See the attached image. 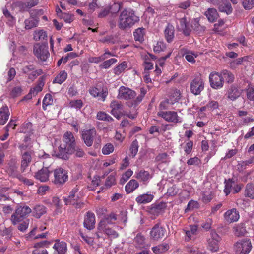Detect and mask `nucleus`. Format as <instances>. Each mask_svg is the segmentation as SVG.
Instances as JSON below:
<instances>
[{
    "label": "nucleus",
    "instance_id": "1",
    "mask_svg": "<svg viewBox=\"0 0 254 254\" xmlns=\"http://www.w3.org/2000/svg\"><path fill=\"white\" fill-rule=\"evenodd\" d=\"M72 154L77 158L83 157L86 155L83 149L76 144L73 133L67 131L63 136L58 150H54L52 155L63 160H67Z\"/></svg>",
    "mask_w": 254,
    "mask_h": 254
},
{
    "label": "nucleus",
    "instance_id": "2",
    "mask_svg": "<svg viewBox=\"0 0 254 254\" xmlns=\"http://www.w3.org/2000/svg\"><path fill=\"white\" fill-rule=\"evenodd\" d=\"M139 17L131 8H126L120 13L118 27L122 30L130 28L139 21Z\"/></svg>",
    "mask_w": 254,
    "mask_h": 254
},
{
    "label": "nucleus",
    "instance_id": "3",
    "mask_svg": "<svg viewBox=\"0 0 254 254\" xmlns=\"http://www.w3.org/2000/svg\"><path fill=\"white\" fill-rule=\"evenodd\" d=\"M31 212V209L23 204H18L16 206L15 212L11 216L10 220L13 225L23 221Z\"/></svg>",
    "mask_w": 254,
    "mask_h": 254
},
{
    "label": "nucleus",
    "instance_id": "4",
    "mask_svg": "<svg viewBox=\"0 0 254 254\" xmlns=\"http://www.w3.org/2000/svg\"><path fill=\"white\" fill-rule=\"evenodd\" d=\"M33 53L34 55L41 61H46L50 56L48 42L35 44L33 47Z\"/></svg>",
    "mask_w": 254,
    "mask_h": 254
},
{
    "label": "nucleus",
    "instance_id": "5",
    "mask_svg": "<svg viewBox=\"0 0 254 254\" xmlns=\"http://www.w3.org/2000/svg\"><path fill=\"white\" fill-rule=\"evenodd\" d=\"M236 254H248L252 249V244L249 239H244L234 245Z\"/></svg>",
    "mask_w": 254,
    "mask_h": 254
},
{
    "label": "nucleus",
    "instance_id": "6",
    "mask_svg": "<svg viewBox=\"0 0 254 254\" xmlns=\"http://www.w3.org/2000/svg\"><path fill=\"white\" fill-rule=\"evenodd\" d=\"M166 234V230L160 223L158 222L154 225L150 232L151 238L154 241H158L164 238Z\"/></svg>",
    "mask_w": 254,
    "mask_h": 254
},
{
    "label": "nucleus",
    "instance_id": "7",
    "mask_svg": "<svg viewBox=\"0 0 254 254\" xmlns=\"http://www.w3.org/2000/svg\"><path fill=\"white\" fill-rule=\"evenodd\" d=\"M204 88V82L200 77L193 79L190 84V90L191 93L195 95L200 94Z\"/></svg>",
    "mask_w": 254,
    "mask_h": 254
},
{
    "label": "nucleus",
    "instance_id": "8",
    "mask_svg": "<svg viewBox=\"0 0 254 254\" xmlns=\"http://www.w3.org/2000/svg\"><path fill=\"white\" fill-rule=\"evenodd\" d=\"M18 165L15 159H11L6 166V171L10 177L16 178L21 180L23 177L18 170Z\"/></svg>",
    "mask_w": 254,
    "mask_h": 254
},
{
    "label": "nucleus",
    "instance_id": "9",
    "mask_svg": "<svg viewBox=\"0 0 254 254\" xmlns=\"http://www.w3.org/2000/svg\"><path fill=\"white\" fill-rule=\"evenodd\" d=\"M158 115L169 122L174 123L182 122L181 118L175 111H159L158 113Z\"/></svg>",
    "mask_w": 254,
    "mask_h": 254
},
{
    "label": "nucleus",
    "instance_id": "10",
    "mask_svg": "<svg viewBox=\"0 0 254 254\" xmlns=\"http://www.w3.org/2000/svg\"><path fill=\"white\" fill-rule=\"evenodd\" d=\"M54 175V183L57 185L64 184L68 178L66 171L62 168L55 170Z\"/></svg>",
    "mask_w": 254,
    "mask_h": 254
},
{
    "label": "nucleus",
    "instance_id": "11",
    "mask_svg": "<svg viewBox=\"0 0 254 254\" xmlns=\"http://www.w3.org/2000/svg\"><path fill=\"white\" fill-rule=\"evenodd\" d=\"M210 86L214 89H218L222 87V76L221 73L212 72L209 75Z\"/></svg>",
    "mask_w": 254,
    "mask_h": 254
},
{
    "label": "nucleus",
    "instance_id": "12",
    "mask_svg": "<svg viewBox=\"0 0 254 254\" xmlns=\"http://www.w3.org/2000/svg\"><path fill=\"white\" fill-rule=\"evenodd\" d=\"M136 95V92L131 89L122 86L119 89L118 98L124 100H130Z\"/></svg>",
    "mask_w": 254,
    "mask_h": 254
},
{
    "label": "nucleus",
    "instance_id": "13",
    "mask_svg": "<svg viewBox=\"0 0 254 254\" xmlns=\"http://www.w3.org/2000/svg\"><path fill=\"white\" fill-rule=\"evenodd\" d=\"M96 134L95 129H90L83 131L82 136L86 146L90 147L92 145Z\"/></svg>",
    "mask_w": 254,
    "mask_h": 254
},
{
    "label": "nucleus",
    "instance_id": "14",
    "mask_svg": "<svg viewBox=\"0 0 254 254\" xmlns=\"http://www.w3.org/2000/svg\"><path fill=\"white\" fill-rule=\"evenodd\" d=\"M116 220L117 215L114 213H111L109 215H106L104 219L100 221L98 225L97 229L101 231L108 224H113Z\"/></svg>",
    "mask_w": 254,
    "mask_h": 254
},
{
    "label": "nucleus",
    "instance_id": "15",
    "mask_svg": "<svg viewBox=\"0 0 254 254\" xmlns=\"http://www.w3.org/2000/svg\"><path fill=\"white\" fill-rule=\"evenodd\" d=\"M45 77L44 76H41L37 81V84L33 88L31 89L29 94L27 95V97L29 99L32 98V96H35L38 92L41 91L44 85Z\"/></svg>",
    "mask_w": 254,
    "mask_h": 254
},
{
    "label": "nucleus",
    "instance_id": "16",
    "mask_svg": "<svg viewBox=\"0 0 254 254\" xmlns=\"http://www.w3.org/2000/svg\"><path fill=\"white\" fill-rule=\"evenodd\" d=\"M95 218L93 213L88 211L84 217L83 225L88 230H92L95 227Z\"/></svg>",
    "mask_w": 254,
    "mask_h": 254
},
{
    "label": "nucleus",
    "instance_id": "17",
    "mask_svg": "<svg viewBox=\"0 0 254 254\" xmlns=\"http://www.w3.org/2000/svg\"><path fill=\"white\" fill-rule=\"evenodd\" d=\"M79 189L77 187L74 188L69 193L67 197L64 198V202L66 205L75 203V202L79 200L80 197L76 193L78 192Z\"/></svg>",
    "mask_w": 254,
    "mask_h": 254
},
{
    "label": "nucleus",
    "instance_id": "18",
    "mask_svg": "<svg viewBox=\"0 0 254 254\" xmlns=\"http://www.w3.org/2000/svg\"><path fill=\"white\" fill-rule=\"evenodd\" d=\"M55 243L53 248L55 250L54 254H65L67 252V244L64 241L59 239L55 240Z\"/></svg>",
    "mask_w": 254,
    "mask_h": 254
},
{
    "label": "nucleus",
    "instance_id": "19",
    "mask_svg": "<svg viewBox=\"0 0 254 254\" xmlns=\"http://www.w3.org/2000/svg\"><path fill=\"white\" fill-rule=\"evenodd\" d=\"M50 172L47 167H43L35 173V178L42 182H46L49 180Z\"/></svg>",
    "mask_w": 254,
    "mask_h": 254
},
{
    "label": "nucleus",
    "instance_id": "20",
    "mask_svg": "<svg viewBox=\"0 0 254 254\" xmlns=\"http://www.w3.org/2000/svg\"><path fill=\"white\" fill-rule=\"evenodd\" d=\"M179 22L180 24L178 27L180 31H182L185 36H189L192 30L191 25H190L187 22L186 18L180 19Z\"/></svg>",
    "mask_w": 254,
    "mask_h": 254
},
{
    "label": "nucleus",
    "instance_id": "21",
    "mask_svg": "<svg viewBox=\"0 0 254 254\" xmlns=\"http://www.w3.org/2000/svg\"><path fill=\"white\" fill-rule=\"evenodd\" d=\"M31 152L26 151L22 154V160L21 161L20 170L22 172H24L26 168L28 166L29 163L31 162Z\"/></svg>",
    "mask_w": 254,
    "mask_h": 254
},
{
    "label": "nucleus",
    "instance_id": "22",
    "mask_svg": "<svg viewBox=\"0 0 254 254\" xmlns=\"http://www.w3.org/2000/svg\"><path fill=\"white\" fill-rule=\"evenodd\" d=\"M38 3V0H27L26 2H19L18 6L20 11H28L32 7L37 5Z\"/></svg>",
    "mask_w": 254,
    "mask_h": 254
},
{
    "label": "nucleus",
    "instance_id": "23",
    "mask_svg": "<svg viewBox=\"0 0 254 254\" xmlns=\"http://www.w3.org/2000/svg\"><path fill=\"white\" fill-rule=\"evenodd\" d=\"M47 212L46 207L43 205L37 204L31 209L32 215L36 218H40Z\"/></svg>",
    "mask_w": 254,
    "mask_h": 254
},
{
    "label": "nucleus",
    "instance_id": "24",
    "mask_svg": "<svg viewBox=\"0 0 254 254\" xmlns=\"http://www.w3.org/2000/svg\"><path fill=\"white\" fill-rule=\"evenodd\" d=\"M239 219V214L236 209L229 210L225 214V219L228 223L237 221Z\"/></svg>",
    "mask_w": 254,
    "mask_h": 254
},
{
    "label": "nucleus",
    "instance_id": "25",
    "mask_svg": "<svg viewBox=\"0 0 254 254\" xmlns=\"http://www.w3.org/2000/svg\"><path fill=\"white\" fill-rule=\"evenodd\" d=\"M191 27L197 34H201L204 33L206 30V27L201 25L199 23V19L194 18L192 20L191 22Z\"/></svg>",
    "mask_w": 254,
    "mask_h": 254
},
{
    "label": "nucleus",
    "instance_id": "26",
    "mask_svg": "<svg viewBox=\"0 0 254 254\" xmlns=\"http://www.w3.org/2000/svg\"><path fill=\"white\" fill-rule=\"evenodd\" d=\"M10 113L7 106L0 108V125H4L9 119Z\"/></svg>",
    "mask_w": 254,
    "mask_h": 254
},
{
    "label": "nucleus",
    "instance_id": "27",
    "mask_svg": "<svg viewBox=\"0 0 254 254\" xmlns=\"http://www.w3.org/2000/svg\"><path fill=\"white\" fill-rule=\"evenodd\" d=\"M233 229L234 234L238 237L244 236L247 233L245 223H244L237 224L233 228Z\"/></svg>",
    "mask_w": 254,
    "mask_h": 254
},
{
    "label": "nucleus",
    "instance_id": "28",
    "mask_svg": "<svg viewBox=\"0 0 254 254\" xmlns=\"http://www.w3.org/2000/svg\"><path fill=\"white\" fill-rule=\"evenodd\" d=\"M217 234L213 232L212 233V236L213 237L208 240V249L212 252H216L218 250V240L216 239L215 236H217Z\"/></svg>",
    "mask_w": 254,
    "mask_h": 254
},
{
    "label": "nucleus",
    "instance_id": "29",
    "mask_svg": "<svg viewBox=\"0 0 254 254\" xmlns=\"http://www.w3.org/2000/svg\"><path fill=\"white\" fill-rule=\"evenodd\" d=\"M154 196L151 194L145 193L139 195L136 198V201L139 204H145L151 202Z\"/></svg>",
    "mask_w": 254,
    "mask_h": 254
},
{
    "label": "nucleus",
    "instance_id": "30",
    "mask_svg": "<svg viewBox=\"0 0 254 254\" xmlns=\"http://www.w3.org/2000/svg\"><path fill=\"white\" fill-rule=\"evenodd\" d=\"M152 177L150 174L146 171L141 170L136 174V178L140 181L145 183Z\"/></svg>",
    "mask_w": 254,
    "mask_h": 254
},
{
    "label": "nucleus",
    "instance_id": "31",
    "mask_svg": "<svg viewBox=\"0 0 254 254\" xmlns=\"http://www.w3.org/2000/svg\"><path fill=\"white\" fill-rule=\"evenodd\" d=\"M166 207V203L163 202L159 203L158 204H153L151 205L150 208V212L158 214L162 210H163Z\"/></svg>",
    "mask_w": 254,
    "mask_h": 254
},
{
    "label": "nucleus",
    "instance_id": "32",
    "mask_svg": "<svg viewBox=\"0 0 254 254\" xmlns=\"http://www.w3.org/2000/svg\"><path fill=\"white\" fill-rule=\"evenodd\" d=\"M139 184L136 180L132 179L125 186V190L127 193L132 192L134 190L137 188Z\"/></svg>",
    "mask_w": 254,
    "mask_h": 254
},
{
    "label": "nucleus",
    "instance_id": "33",
    "mask_svg": "<svg viewBox=\"0 0 254 254\" xmlns=\"http://www.w3.org/2000/svg\"><path fill=\"white\" fill-rule=\"evenodd\" d=\"M248 57L247 56H245L231 61L229 62V67L231 69H235L239 65L242 64L243 62L248 61Z\"/></svg>",
    "mask_w": 254,
    "mask_h": 254
},
{
    "label": "nucleus",
    "instance_id": "34",
    "mask_svg": "<svg viewBox=\"0 0 254 254\" xmlns=\"http://www.w3.org/2000/svg\"><path fill=\"white\" fill-rule=\"evenodd\" d=\"M245 195L251 199H254V183L247 184L245 190Z\"/></svg>",
    "mask_w": 254,
    "mask_h": 254
},
{
    "label": "nucleus",
    "instance_id": "35",
    "mask_svg": "<svg viewBox=\"0 0 254 254\" xmlns=\"http://www.w3.org/2000/svg\"><path fill=\"white\" fill-rule=\"evenodd\" d=\"M240 94L238 89L234 86L231 87L227 92L228 97L231 100H235L240 96Z\"/></svg>",
    "mask_w": 254,
    "mask_h": 254
},
{
    "label": "nucleus",
    "instance_id": "36",
    "mask_svg": "<svg viewBox=\"0 0 254 254\" xmlns=\"http://www.w3.org/2000/svg\"><path fill=\"white\" fill-rule=\"evenodd\" d=\"M39 20L32 17L27 19L25 20V28L29 30L38 26Z\"/></svg>",
    "mask_w": 254,
    "mask_h": 254
},
{
    "label": "nucleus",
    "instance_id": "37",
    "mask_svg": "<svg viewBox=\"0 0 254 254\" xmlns=\"http://www.w3.org/2000/svg\"><path fill=\"white\" fill-rule=\"evenodd\" d=\"M205 15L210 22H213L217 19L218 13L215 9L209 8L207 11L205 12Z\"/></svg>",
    "mask_w": 254,
    "mask_h": 254
},
{
    "label": "nucleus",
    "instance_id": "38",
    "mask_svg": "<svg viewBox=\"0 0 254 254\" xmlns=\"http://www.w3.org/2000/svg\"><path fill=\"white\" fill-rule=\"evenodd\" d=\"M67 77V73L64 70L61 71L58 75L55 78L53 83L61 84L66 79Z\"/></svg>",
    "mask_w": 254,
    "mask_h": 254
},
{
    "label": "nucleus",
    "instance_id": "39",
    "mask_svg": "<svg viewBox=\"0 0 254 254\" xmlns=\"http://www.w3.org/2000/svg\"><path fill=\"white\" fill-rule=\"evenodd\" d=\"M145 34V29L143 28H138L135 30L133 33L134 38L135 41L142 42L144 40V35Z\"/></svg>",
    "mask_w": 254,
    "mask_h": 254
},
{
    "label": "nucleus",
    "instance_id": "40",
    "mask_svg": "<svg viewBox=\"0 0 254 254\" xmlns=\"http://www.w3.org/2000/svg\"><path fill=\"white\" fill-rule=\"evenodd\" d=\"M174 28L172 25H168L164 31L165 37L168 42L172 41L174 37Z\"/></svg>",
    "mask_w": 254,
    "mask_h": 254
},
{
    "label": "nucleus",
    "instance_id": "41",
    "mask_svg": "<svg viewBox=\"0 0 254 254\" xmlns=\"http://www.w3.org/2000/svg\"><path fill=\"white\" fill-rule=\"evenodd\" d=\"M182 52H183V56L185 57V59L189 62L190 63H194L195 60L194 59V56L195 57H197V55H195L193 52L192 51L188 50L187 49H183L182 50Z\"/></svg>",
    "mask_w": 254,
    "mask_h": 254
},
{
    "label": "nucleus",
    "instance_id": "42",
    "mask_svg": "<svg viewBox=\"0 0 254 254\" xmlns=\"http://www.w3.org/2000/svg\"><path fill=\"white\" fill-rule=\"evenodd\" d=\"M34 39L35 41L45 40V42H47V34L43 30L35 31L34 35Z\"/></svg>",
    "mask_w": 254,
    "mask_h": 254
},
{
    "label": "nucleus",
    "instance_id": "43",
    "mask_svg": "<svg viewBox=\"0 0 254 254\" xmlns=\"http://www.w3.org/2000/svg\"><path fill=\"white\" fill-rule=\"evenodd\" d=\"M123 3L121 2H114L112 4L108 6L110 13L112 14L117 13L122 8Z\"/></svg>",
    "mask_w": 254,
    "mask_h": 254
},
{
    "label": "nucleus",
    "instance_id": "44",
    "mask_svg": "<svg viewBox=\"0 0 254 254\" xmlns=\"http://www.w3.org/2000/svg\"><path fill=\"white\" fill-rule=\"evenodd\" d=\"M96 117L99 120L108 122H112L114 121L113 118L111 116L103 111L98 112Z\"/></svg>",
    "mask_w": 254,
    "mask_h": 254
},
{
    "label": "nucleus",
    "instance_id": "45",
    "mask_svg": "<svg viewBox=\"0 0 254 254\" xmlns=\"http://www.w3.org/2000/svg\"><path fill=\"white\" fill-rule=\"evenodd\" d=\"M225 189L224 190V191L226 194V195H228L231 191H232V189L233 187V185H234V182L232 181V180L230 179L228 180H225Z\"/></svg>",
    "mask_w": 254,
    "mask_h": 254
},
{
    "label": "nucleus",
    "instance_id": "46",
    "mask_svg": "<svg viewBox=\"0 0 254 254\" xmlns=\"http://www.w3.org/2000/svg\"><path fill=\"white\" fill-rule=\"evenodd\" d=\"M138 141L136 139L133 140L130 146L129 150L130 152V156L134 157L136 155L138 151Z\"/></svg>",
    "mask_w": 254,
    "mask_h": 254
},
{
    "label": "nucleus",
    "instance_id": "47",
    "mask_svg": "<svg viewBox=\"0 0 254 254\" xmlns=\"http://www.w3.org/2000/svg\"><path fill=\"white\" fill-rule=\"evenodd\" d=\"M53 103V97L50 94H46L43 100V109L46 110L47 106L52 105Z\"/></svg>",
    "mask_w": 254,
    "mask_h": 254
},
{
    "label": "nucleus",
    "instance_id": "48",
    "mask_svg": "<svg viewBox=\"0 0 254 254\" xmlns=\"http://www.w3.org/2000/svg\"><path fill=\"white\" fill-rule=\"evenodd\" d=\"M101 231H103L106 235L112 238H116L119 236V234L115 230L107 226Z\"/></svg>",
    "mask_w": 254,
    "mask_h": 254
},
{
    "label": "nucleus",
    "instance_id": "49",
    "mask_svg": "<svg viewBox=\"0 0 254 254\" xmlns=\"http://www.w3.org/2000/svg\"><path fill=\"white\" fill-rule=\"evenodd\" d=\"M146 93V89L143 87L140 88V94L133 100V104L136 105H138L139 103H140L142 101Z\"/></svg>",
    "mask_w": 254,
    "mask_h": 254
},
{
    "label": "nucleus",
    "instance_id": "50",
    "mask_svg": "<svg viewBox=\"0 0 254 254\" xmlns=\"http://www.w3.org/2000/svg\"><path fill=\"white\" fill-rule=\"evenodd\" d=\"M180 95L181 94L179 90L174 91L171 95L170 98L168 99L170 100V104L173 105L177 102L180 99Z\"/></svg>",
    "mask_w": 254,
    "mask_h": 254
},
{
    "label": "nucleus",
    "instance_id": "51",
    "mask_svg": "<svg viewBox=\"0 0 254 254\" xmlns=\"http://www.w3.org/2000/svg\"><path fill=\"white\" fill-rule=\"evenodd\" d=\"M69 106L76 110H80L83 106V102L81 99L71 100L69 102Z\"/></svg>",
    "mask_w": 254,
    "mask_h": 254
},
{
    "label": "nucleus",
    "instance_id": "52",
    "mask_svg": "<svg viewBox=\"0 0 254 254\" xmlns=\"http://www.w3.org/2000/svg\"><path fill=\"white\" fill-rule=\"evenodd\" d=\"M127 63L126 61L123 62L114 68V73L116 75L121 74L127 67Z\"/></svg>",
    "mask_w": 254,
    "mask_h": 254
},
{
    "label": "nucleus",
    "instance_id": "53",
    "mask_svg": "<svg viewBox=\"0 0 254 254\" xmlns=\"http://www.w3.org/2000/svg\"><path fill=\"white\" fill-rule=\"evenodd\" d=\"M225 79L227 83H232L234 80V75L230 71L227 70H223V80Z\"/></svg>",
    "mask_w": 254,
    "mask_h": 254
},
{
    "label": "nucleus",
    "instance_id": "54",
    "mask_svg": "<svg viewBox=\"0 0 254 254\" xmlns=\"http://www.w3.org/2000/svg\"><path fill=\"white\" fill-rule=\"evenodd\" d=\"M12 230L13 228L11 227L0 229V235L6 236L7 238L10 239L12 236Z\"/></svg>",
    "mask_w": 254,
    "mask_h": 254
},
{
    "label": "nucleus",
    "instance_id": "55",
    "mask_svg": "<svg viewBox=\"0 0 254 254\" xmlns=\"http://www.w3.org/2000/svg\"><path fill=\"white\" fill-rule=\"evenodd\" d=\"M199 207V204L197 201L193 200H190L188 203L187 208L185 209V212H187L190 210H192L194 208Z\"/></svg>",
    "mask_w": 254,
    "mask_h": 254
},
{
    "label": "nucleus",
    "instance_id": "56",
    "mask_svg": "<svg viewBox=\"0 0 254 254\" xmlns=\"http://www.w3.org/2000/svg\"><path fill=\"white\" fill-rule=\"evenodd\" d=\"M110 107L112 108V110H121L123 109V105L121 102L114 100L111 102Z\"/></svg>",
    "mask_w": 254,
    "mask_h": 254
},
{
    "label": "nucleus",
    "instance_id": "57",
    "mask_svg": "<svg viewBox=\"0 0 254 254\" xmlns=\"http://www.w3.org/2000/svg\"><path fill=\"white\" fill-rule=\"evenodd\" d=\"M114 147L111 143L106 144L102 148V153L105 155H108L114 151Z\"/></svg>",
    "mask_w": 254,
    "mask_h": 254
},
{
    "label": "nucleus",
    "instance_id": "58",
    "mask_svg": "<svg viewBox=\"0 0 254 254\" xmlns=\"http://www.w3.org/2000/svg\"><path fill=\"white\" fill-rule=\"evenodd\" d=\"M166 48L165 44L161 41H159L157 43L156 46L154 47L153 50L155 53H159L161 51H163Z\"/></svg>",
    "mask_w": 254,
    "mask_h": 254
},
{
    "label": "nucleus",
    "instance_id": "59",
    "mask_svg": "<svg viewBox=\"0 0 254 254\" xmlns=\"http://www.w3.org/2000/svg\"><path fill=\"white\" fill-rule=\"evenodd\" d=\"M242 4L245 9H251L254 6V0H243Z\"/></svg>",
    "mask_w": 254,
    "mask_h": 254
},
{
    "label": "nucleus",
    "instance_id": "60",
    "mask_svg": "<svg viewBox=\"0 0 254 254\" xmlns=\"http://www.w3.org/2000/svg\"><path fill=\"white\" fill-rule=\"evenodd\" d=\"M22 90L20 86H16L14 87L10 92V95L14 98L21 95Z\"/></svg>",
    "mask_w": 254,
    "mask_h": 254
},
{
    "label": "nucleus",
    "instance_id": "61",
    "mask_svg": "<svg viewBox=\"0 0 254 254\" xmlns=\"http://www.w3.org/2000/svg\"><path fill=\"white\" fill-rule=\"evenodd\" d=\"M108 57H105V55H101L99 57H90L88 59V61L90 63H98L101 61H103L107 58Z\"/></svg>",
    "mask_w": 254,
    "mask_h": 254
},
{
    "label": "nucleus",
    "instance_id": "62",
    "mask_svg": "<svg viewBox=\"0 0 254 254\" xmlns=\"http://www.w3.org/2000/svg\"><path fill=\"white\" fill-rule=\"evenodd\" d=\"M233 8L231 4L229 2H223V12L229 15L232 13Z\"/></svg>",
    "mask_w": 254,
    "mask_h": 254
},
{
    "label": "nucleus",
    "instance_id": "63",
    "mask_svg": "<svg viewBox=\"0 0 254 254\" xmlns=\"http://www.w3.org/2000/svg\"><path fill=\"white\" fill-rule=\"evenodd\" d=\"M133 172L131 169H128L127 171L123 175L121 179V182L122 183H124L126 182L132 175Z\"/></svg>",
    "mask_w": 254,
    "mask_h": 254
},
{
    "label": "nucleus",
    "instance_id": "64",
    "mask_svg": "<svg viewBox=\"0 0 254 254\" xmlns=\"http://www.w3.org/2000/svg\"><path fill=\"white\" fill-rule=\"evenodd\" d=\"M117 62V59L112 58L107 61H104L102 64V67L104 68H109L113 64Z\"/></svg>",
    "mask_w": 254,
    "mask_h": 254
}]
</instances>
